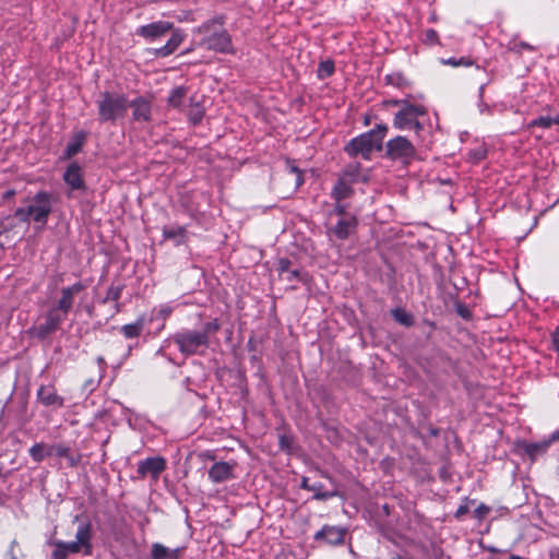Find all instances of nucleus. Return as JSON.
<instances>
[{
    "label": "nucleus",
    "mask_w": 559,
    "mask_h": 559,
    "mask_svg": "<svg viewBox=\"0 0 559 559\" xmlns=\"http://www.w3.org/2000/svg\"><path fill=\"white\" fill-rule=\"evenodd\" d=\"M168 33H170V36L166 44L155 48L153 51L157 58H166L173 55L183 43L186 38L185 32L181 28L175 27L174 23L168 21H156L142 25L136 29V35L150 43L162 39Z\"/></svg>",
    "instance_id": "nucleus-1"
},
{
    "label": "nucleus",
    "mask_w": 559,
    "mask_h": 559,
    "mask_svg": "<svg viewBox=\"0 0 559 559\" xmlns=\"http://www.w3.org/2000/svg\"><path fill=\"white\" fill-rule=\"evenodd\" d=\"M93 527L90 521L81 522L76 528L75 539L72 542L50 540L53 547L52 559H68L70 555L83 552L91 556L93 552Z\"/></svg>",
    "instance_id": "nucleus-2"
},
{
    "label": "nucleus",
    "mask_w": 559,
    "mask_h": 559,
    "mask_svg": "<svg viewBox=\"0 0 559 559\" xmlns=\"http://www.w3.org/2000/svg\"><path fill=\"white\" fill-rule=\"evenodd\" d=\"M53 198L47 191H38L33 198L27 200V204L15 210L14 216L24 223L34 222L37 228L46 226L48 217L52 212Z\"/></svg>",
    "instance_id": "nucleus-3"
},
{
    "label": "nucleus",
    "mask_w": 559,
    "mask_h": 559,
    "mask_svg": "<svg viewBox=\"0 0 559 559\" xmlns=\"http://www.w3.org/2000/svg\"><path fill=\"white\" fill-rule=\"evenodd\" d=\"M194 28L198 34L199 47L221 53L231 50V38L223 28L221 19L206 21Z\"/></svg>",
    "instance_id": "nucleus-4"
},
{
    "label": "nucleus",
    "mask_w": 559,
    "mask_h": 559,
    "mask_svg": "<svg viewBox=\"0 0 559 559\" xmlns=\"http://www.w3.org/2000/svg\"><path fill=\"white\" fill-rule=\"evenodd\" d=\"M386 132L388 126L379 123L374 129L352 139L345 146V152L349 156L361 155L365 159H369L374 150L381 148Z\"/></svg>",
    "instance_id": "nucleus-5"
},
{
    "label": "nucleus",
    "mask_w": 559,
    "mask_h": 559,
    "mask_svg": "<svg viewBox=\"0 0 559 559\" xmlns=\"http://www.w3.org/2000/svg\"><path fill=\"white\" fill-rule=\"evenodd\" d=\"M98 120L100 122H116L123 118L129 108V102L124 94L116 92H103L96 100Z\"/></svg>",
    "instance_id": "nucleus-6"
},
{
    "label": "nucleus",
    "mask_w": 559,
    "mask_h": 559,
    "mask_svg": "<svg viewBox=\"0 0 559 559\" xmlns=\"http://www.w3.org/2000/svg\"><path fill=\"white\" fill-rule=\"evenodd\" d=\"M393 105H400L401 109L394 115L393 126L399 130H415L418 133L423 129L419 117L426 115L423 106L413 105L405 100H392Z\"/></svg>",
    "instance_id": "nucleus-7"
},
{
    "label": "nucleus",
    "mask_w": 559,
    "mask_h": 559,
    "mask_svg": "<svg viewBox=\"0 0 559 559\" xmlns=\"http://www.w3.org/2000/svg\"><path fill=\"white\" fill-rule=\"evenodd\" d=\"M171 340L185 356L202 354L209 347L206 332L182 330L175 333Z\"/></svg>",
    "instance_id": "nucleus-8"
},
{
    "label": "nucleus",
    "mask_w": 559,
    "mask_h": 559,
    "mask_svg": "<svg viewBox=\"0 0 559 559\" xmlns=\"http://www.w3.org/2000/svg\"><path fill=\"white\" fill-rule=\"evenodd\" d=\"M385 154L390 159L407 165L416 157V148L408 139L397 135L386 142Z\"/></svg>",
    "instance_id": "nucleus-9"
},
{
    "label": "nucleus",
    "mask_w": 559,
    "mask_h": 559,
    "mask_svg": "<svg viewBox=\"0 0 559 559\" xmlns=\"http://www.w3.org/2000/svg\"><path fill=\"white\" fill-rule=\"evenodd\" d=\"M84 289L85 285L81 282H76L71 286L63 287L60 292V298L58 299L56 306L51 308V310H57L59 314L62 313L63 318L67 319L69 311L73 307L75 296Z\"/></svg>",
    "instance_id": "nucleus-10"
},
{
    "label": "nucleus",
    "mask_w": 559,
    "mask_h": 559,
    "mask_svg": "<svg viewBox=\"0 0 559 559\" xmlns=\"http://www.w3.org/2000/svg\"><path fill=\"white\" fill-rule=\"evenodd\" d=\"M63 314L57 310H49L45 317V322L34 328V335L40 340L55 333L64 321Z\"/></svg>",
    "instance_id": "nucleus-11"
},
{
    "label": "nucleus",
    "mask_w": 559,
    "mask_h": 559,
    "mask_svg": "<svg viewBox=\"0 0 559 559\" xmlns=\"http://www.w3.org/2000/svg\"><path fill=\"white\" fill-rule=\"evenodd\" d=\"M165 468L166 461L160 456H154L140 461L136 472L139 478L151 476L154 480H157Z\"/></svg>",
    "instance_id": "nucleus-12"
},
{
    "label": "nucleus",
    "mask_w": 559,
    "mask_h": 559,
    "mask_svg": "<svg viewBox=\"0 0 559 559\" xmlns=\"http://www.w3.org/2000/svg\"><path fill=\"white\" fill-rule=\"evenodd\" d=\"M357 227V218L354 215L342 217L337 223L328 228L329 237H335L340 240L347 239Z\"/></svg>",
    "instance_id": "nucleus-13"
},
{
    "label": "nucleus",
    "mask_w": 559,
    "mask_h": 559,
    "mask_svg": "<svg viewBox=\"0 0 559 559\" xmlns=\"http://www.w3.org/2000/svg\"><path fill=\"white\" fill-rule=\"evenodd\" d=\"M235 462H215L209 469V478L214 484H221L235 478Z\"/></svg>",
    "instance_id": "nucleus-14"
},
{
    "label": "nucleus",
    "mask_w": 559,
    "mask_h": 559,
    "mask_svg": "<svg viewBox=\"0 0 559 559\" xmlns=\"http://www.w3.org/2000/svg\"><path fill=\"white\" fill-rule=\"evenodd\" d=\"M316 540L324 539L330 545H340L344 543L345 530L337 526L325 525L316 533Z\"/></svg>",
    "instance_id": "nucleus-15"
},
{
    "label": "nucleus",
    "mask_w": 559,
    "mask_h": 559,
    "mask_svg": "<svg viewBox=\"0 0 559 559\" xmlns=\"http://www.w3.org/2000/svg\"><path fill=\"white\" fill-rule=\"evenodd\" d=\"M37 399L45 406L55 408L63 406V399L58 395L57 390L51 385L40 386L37 392Z\"/></svg>",
    "instance_id": "nucleus-16"
},
{
    "label": "nucleus",
    "mask_w": 559,
    "mask_h": 559,
    "mask_svg": "<svg viewBox=\"0 0 559 559\" xmlns=\"http://www.w3.org/2000/svg\"><path fill=\"white\" fill-rule=\"evenodd\" d=\"M129 107L132 108V116L135 121L151 120V103L144 97H138L132 102H129Z\"/></svg>",
    "instance_id": "nucleus-17"
},
{
    "label": "nucleus",
    "mask_w": 559,
    "mask_h": 559,
    "mask_svg": "<svg viewBox=\"0 0 559 559\" xmlns=\"http://www.w3.org/2000/svg\"><path fill=\"white\" fill-rule=\"evenodd\" d=\"M63 180L72 190L84 189L81 167L78 163H71L63 174Z\"/></svg>",
    "instance_id": "nucleus-18"
},
{
    "label": "nucleus",
    "mask_w": 559,
    "mask_h": 559,
    "mask_svg": "<svg viewBox=\"0 0 559 559\" xmlns=\"http://www.w3.org/2000/svg\"><path fill=\"white\" fill-rule=\"evenodd\" d=\"M551 445V440L544 439L537 442H526L523 441L520 443V449L527 454L532 460L545 454L549 447Z\"/></svg>",
    "instance_id": "nucleus-19"
},
{
    "label": "nucleus",
    "mask_w": 559,
    "mask_h": 559,
    "mask_svg": "<svg viewBox=\"0 0 559 559\" xmlns=\"http://www.w3.org/2000/svg\"><path fill=\"white\" fill-rule=\"evenodd\" d=\"M183 548L170 549L163 544L154 543L151 549L152 559H179L182 555Z\"/></svg>",
    "instance_id": "nucleus-20"
},
{
    "label": "nucleus",
    "mask_w": 559,
    "mask_h": 559,
    "mask_svg": "<svg viewBox=\"0 0 559 559\" xmlns=\"http://www.w3.org/2000/svg\"><path fill=\"white\" fill-rule=\"evenodd\" d=\"M163 236L165 239L173 240L176 246H179L186 241L187 230L183 226L171 225L164 227Z\"/></svg>",
    "instance_id": "nucleus-21"
},
{
    "label": "nucleus",
    "mask_w": 559,
    "mask_h": 559,
    "mask_svg": "<svg viewBox=\"0 0 559 559\" xmlns=\"http://www.w3.org/2000/svg\"><path fill=\"white\" fill-rule=\"evenodd\" d=\"M353 194V188L350 183H348L345 179L341 178L337 180L335 186L333 187L331 191V197L336 201L340 202L344 199L349 198Z\"/></svg>",
    "instance_id": "nucleus-22"
},
{
    "label": "nucleus",
    "mask_w": 559,
    "mask_h": 559,
    "mask_svg": "<svg viewBox=\"0 0 559 559\" xmlns=\"http://www.w3.org/2000/svg\"><path fill=\"white\" fill-rule=\"evenodd\" d=\"M28 452H29L31 457L35 462L39 463V462L44 461L46 457L51 456L53 450L50 449V445H46L44 443H35L29 449Z\"/></svg>",
    "instance_id": "nucleus-23"
},
{
    "label": "nucleus",
    "mask_w": 559,
    "mask_h": 559,
    "mask_svg": "<svg viewBox=\"0 0 559 559\" xmlns=\"http://www.w3.org/2000/svg\"><path fill=\"white\" fill-rule=\"evenodd\" d=\"M144 328L143 319H138L135 322L122 325L120 331L127 338L138 337Z\"/></svg>",
    "instance_id": "nucleus-24"
},
{
    "label": "nucleus",
    "mask_w": 559,
    "mask_h": 559,
    "mask_svg": "<svg viewBox=\"0 0 559 559\" xmlns=\"http://www.w3.org/2000/svg\"><path fill=\"white\" fill-rule=\"evenodd\" d=\"M308 491H312L313 492V499L316 500H328L332 497H335L337 495V492L334 490V491H326L324 490V486L322 483H319V481H316V483H312L309 487V490Z\"/></svg>",
    "instance_id": "nucleus-25"
},
{
    "label": "nucleus",
    "mask_w": 559,
    "mask_h": 559,
    "mask_svg": "<svg viewBox=\"0 0 559 559\" xmlns=\"http://www.w3.org/2000/svg\"><path fill=\"white\" fill-rule=\"evenodd\" d=\"M187 91L182 86L174 88L168 96V104L174 108H180L183 105Z\"/></svg>",
    "instance_id": "nucleus-26"
},
{
    "label": "nucleus",
    "mask_w": 559,
    "mask_h": 559,
    "mask_svg": "<svg viewBox=\"0 0 559 559\" xmlns=\"http://www.w3.org/2000/svg\"><path fill=\"white\" fill-rule=\"evenodd\" d=\"M552 124H559V114L555 117L542 116L531 121L530 127L550 128Z\"/></svg>",
    "instance_id": "nucleus-27"
},
{
    "label": "nucleus",
    "mask_w": 559,
    "mask_h": 559,
    "mask_svg": "<svg viewBox=\"0 0 559 559\" xmlns=\"http://www.w3.org/2000/svg\"><path fill=\"white\" fill-rule=\"evenodd\" d=\"M392 316L395 319V321L405 326H411L414 323L412 314H409L403 309L396 308L392 310Z\"/></svg>",
    "instance_id": "nucleus-28"
},
{
    "label": "nucleus",
    "mask_w": 559,
    "mask_h": 559,
    "mask_svg": "<svg viewBox=\"0 0 559 559\" xmlns=\"http://www.w3.org/2000/svg\"><path fill=\"white\" fill-rule=\"evenodd\" d=\"M334 72V63L331 60L320 62L318 67V78L324 80L331 76Z\"/></svg>",
    "instance_id": "nucleus-29"
},
{
    "label": "nucleus",
    "mask_w": 559,
    "mask_h": 559,
    "mask_svg": "<svg viewBox=\"0 0 559 559\" xmlns=\"http://www.w3.org/2000/svg\"><path fill=\"white\" fill-rule=\"evenodd\" d=\"M486 155L487 148L484 145H478L468 152L467 157L471 163L477 164L483 160Z\"/></svg>",
    "instance_id": "nucleus-30"
},
{
    "label": "nucleus",
    "mask_w": 559,
    "mask_h": 559,
    "mask_svg": "<svg viewBox=\"0 0 559 559\" xmlns=\"http://www.w3.org/2000/svg\"><path fill=\"white\" fill-rule=\"evenodd\" d=\"M122 289H123V286H121V285H111L107 290L104 301H115L116 308L118 309V300L121 297Z\"/></svg>",
    "instance_id": "nucleus-31"
},
{
    "label": "nucleus",
    "mask_w": 559,
    "mask_h": 559,
    "mask_svg": "<svg viewBox=\"0 0 559 559\" xmlns=\"http://www.w3.org/2000/svg\"><path fill=\"white\" fill-rule=\"evenodd\" d=\"M283 277L287 282L298 281L306 283L308 281V274L301 270H289Z\"/></svg>",
    "instance_id": "nucleus-32"
},
{
    "label": "nucleus",
    "mask_w": 559,
    "mask_h": 559,
    "mask_svg": "<svg viewBox=\"0 0 559 559\" xmlns=\"http://www.w3.org/2000/svg\"><path fill=\"white\" fill-rule=\"evenodd\" d=\"M83 140H84V136H82V139L75 140L67 145V148H66L67 157H72L81 151L82 145H83Z\"/></svg>",
    "instance_id": "nucleus-33"
},
{
    "label": "nucleus",
    "mask_w": 559,
    "mask_h": 559,
    "mask_svg": "<svg viewBox=\"0 0 559 559\" xmlns=\"http://www.w3.org/2000/svg\"><path fill=\"white\" fill-rule=\"evenodd\" d=\"M510 45H511L510 50L515 51L518 53H521L523 49L530 50V51L535 50V48L532 45H530L528 43H525V41H519V43L512 41Z\"/></svg>",
    "instance_id": "nucleus-34"
},
{
    "label": "nucleus",
    "mask_w": 559,
    "mask_h": 559,
    "mask_svg": "<svg viewBox=\"0 0 559 559\" xmlns=\"http://www.w3.org/2000/svg\"><path fill=\"white\" fill-rule=\"evenodd\" d=\"M50 449L53 450L52 455H57L59 457H69L70 449L63 445H50Z\"/></svg>",
    "instance_id": "nucleus-35"
},
{
    "label": "nucleus",
    "mask_w": 559,
    "mask_h": 559,
    "mask_svg": "<svg viewBox=\"0 0 559 559\" xmlns=\"http://www.w3.org/2000/svg\"><path fill=\"white\" fill-rule=\"evenodd\" d=\"M290 266V261L288 259H280L277 262V271L281 276H284L288 271Z\"/></svg>",
    "instance_id": "nucleus-36"
},
{
    "label": "nucleus",
    "mask_w": 559,
    "mask_h": 559,
    "mask_svg": "<svg viewBox=\"0 0 559 559\" xmlns=\"http://www.w3.org/2000/svg\"><path fill=\"white\" fill-rule=\"evenodd\" d=\"M443 63L450 64L452 67H459V66L468 67L472 64V61H467L464 58H461V59L449 58V59L444 60Z\"/></svg>",
    "instance_id": "nucleus-37"
},
{
    "label": "nucleus",
    "mask_w": 559,
    "mask_h": 559,
    "mask_svg": "<svg viewBox=\"0 0 559 559\" xmlns=\"http://www.w3.org/2000/svg\"><path fill=\"white\" fill-rule=\"evenodd\" d=\"M195 48H200L199 45H198V34L195 32V28L192 29V40H191V46L187 49H185L181 55H188L190 52H192L193 50H195Z\"/></svg>",
    "instance_id": "nucleus-38"
},
{
    "label": "nucleus",
    "mask_w": 559,
    "mask_h": 559,
    "mask_svg": "<svg viewBox=\"0 0 559 559\" xmlns=\"http://www.w3.org/2000/svg\"><path fill=\"white\" fill-rule=\"evenodd\" d=\"M332 214H335L337 216H340L341 218L342 217H345V216H348L346 214V205L345 204H342L341 201L340 202H336L333 211H332Z\"/></svg>",
    "instance_id": "nucleus-39"
},
{
    "label": "nucleus",
    "mask_w": 559,
    "mask_h": 559,
    "mask_svg": "<svg viewBox=\"0 0 559 559\" xmlns=\"http://www.w3.org/2000/svg\"><path fill=\"white\" fill-rule=\"evenodd\" d=\"M219 330V324L216 320H213L211 322H207L205 325H204V331L203 332H206V335L209 336L210 333H214L216 331Z\"/></svg>",
    "instance_id": "nucleus-40"
},
{
    "label": "nucleus",
    "mask_w": 559,
    "mask_h": 559,
    "mask_svg": "<svg viewBox=\"0 0 559 559\" xmlns=\"http://www.w3.org/2000/svg\"><path fill=\"white\" fill-rule=\"evenodd\" d=\"M425 39H426V41H428L430 44L437 43L438 41V33L432 28L427 29L425 32Z\"/></svg>",
    "instance_id": "nucleus-41"
},
{
    "label": "nucleus",
    "mask_w": 559,
    "mask_h": 559,
    "mask_svg": "<svg viewBox=\"0 0 559 559\" xmlns=\"http://www.w3.org/2000/svg\"><path fill=\"white\" fill-rule=\"evenodd\" d=\"M173 312V308L169 305H163L158 309V316L166 319Z\"/></svg>",
    "instance_id": "nucleus-42"
},
{
    "label": "nucleus",
    "mask_w": 559,
    "mask_h": 559,
    "mask_svg": "<svg viewBox=\"0 0 559 559\" xmlns=\"http://www.w3.org/2000/svg\"><path fill=\"white\" fill-rule=\"evenodd\" d=\"M203 117V111L200 108H197L194 112L190 115V120L197 124L201 121Z\"/></svg>",
    "instance_id": "nucleus-43"
},
{
    "label": "nucleus",
    "mask_w": 559,
    "mask_h": 559,
    "mask_svg": "<svg viewBox=\"0 0 559 559\" xmlns=\"http://www.w3.org/2000/svg\"><path fill=\"white\" fill-rule=\"evenodd\" d=\"M478 109L480 114H491V107L484 102V99L478 102Z\"/></svg>",
    "instance_id": "nucleus-44"
},
{
    "label": "nucleus",
    "mask_w": 559,
    "mask_h": 559,
    "mask_svg": "<svg viewBox=\"0 0 559 559\" xmlns=\"http://www.w3.org/2000/svg\"><path fill=\"white\" fill-rule=\"evenodd\" d=\"M468 512V507L467 504H462L457 508L456 512H455V518L456 519H462L463 515H465L466 513Z\"/></svg>",
    "instance_id": "nucleus-45"
},
{
    "label": "nucleus",
    "mask_w": 559,
    "mask_h": 559,
    "mask_svg": "<svg viewBox=\"0 0 559 559\" xmlns=\"http://www.w3.org/2000/svg\"><path fill=\"white\" fill-rule=\"evenodd\" d=\"M290 171L296 174V186H300L304 181L301 173L295 166H290Z\"/></svg>",
    "instance_id": "nucleus-46"
},
{
    "label": "nucleus",
    "mask_w": 559,
    "mask_h": 559,
    "mask_svg": "<svg viewBox=\"0 0 559 559\" xmlns=\"http://www.w3.org/2000/svg\"><path fill=\"white\" fill-rule=\"evenodd\" d=\"M476 514L478 518H483L484 515H486L488 512H489V508L485 504H480L477 509H476Z\"/></svg>",
    "instance_id": "nucleus-47"
},
{
    "label": "nucleus",
    "mask_w": 559,
    "mask_h": 559,
    "mask_svg": "<svg viewBox=\"0 0 559 559\" xmlns=\"http://www.w3.org/2000/svg\"><path fill=\"white\" fill-rule=\"evenodd\" d=\"M200 456L203 459V460H211V461H214L215 460V456L212 452L210 451H205V452H202L200 454Z\"/></svg>",
    "instance_id": "nucleus-48"
},
{
    "label": "nucleus",
    "mask_w": 559,
    "mask_h": 559,
    "mask_svg": "<svg viewBox=\"0 0 559 559\" xmlns=\"http://www.w3.org/2000/svg\"><path fill=\"white\" fill-rule=\"evenodd\" d=\"M310 485L311 484L309 483V478L308 477H302L300 487L302 489L309 490Z\"/></svg>",
    "instance_id": "nucleus-49"
},
{
    "label": "nucleus",
    "mask_w": 559,
    "mask_h": 559,
    "mask_svg": "<svg viewBox=\"0 0 559 559\" xmlns=\"http://www.w3.org/2000/svg\"><path fill=\"white\" fill-rule=\"evenodd\" d=\"M485 86H486L485 83L479 86V90H478V99L479 100L484 99Z\"/></svg>",
    "instance_id": "nucleus-50"
},
{
    "label": "nucleus",
    "mask_w": 559,
    "mask_h": 559,
    "mask_svg": "<svg viewBox=\"0 0 559 559\" xmlns=\"http://www.w3.org/2000/svg\"><path fill=\"white\" fill-rule=\"evenodd\" d=\"M547 440H551V443L555 441H559V430L552 432V435Z\"/></svg>",
    "instance_id": "nucleus-51"
},
{
    "label": "nucleus",
    "mask_w": 559,
    "mask_h": 559,
    "mask_svg": "<svg viewBox=\"0 0 559 559\" xmlns=\"http://www.w3.org/2000/svg\"><path fill=\"white\" fill-rule=\"evenodd\" d=\"M67 459L69 460V462H70V464H71L72 466L76 465L78 460H75V459L73 457V455H71L70 453H69V457H67Z\"/></svg>",
    "instance_id": "nucleus-52"
},
{
    "label": "nucleus",
    "mask_w": 559,
    "mask_h": 559,
    "mask_svg": "<svg viewBox=\"0 0 559 559\" xmlns=\"http://www.w3.org/2000/svg\"><path fill=\"white\" fill-rule=\"evenodd\" d=\"M558 559H559V552H558Z\"/></svg>",
    "instance_id": "nucleus-53"
}]
</instances>
